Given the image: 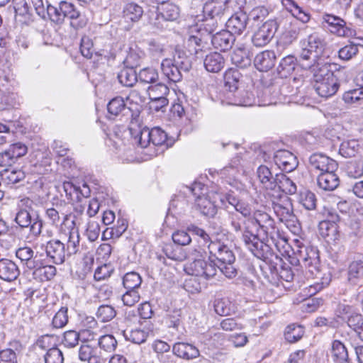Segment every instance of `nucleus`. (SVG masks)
I'll list each match as a JSON object with an SVG mask.
<instances>
[{
	"label": "nucleus",
	"instance_id": "f257e3e1",
	"mask_svg": "<svg viewBox=\"0 0 363 363\" xmlns=\"http://www.w3.org/2000/svg\"><path fill=\"white\" fill-rule=\"evenodd\" d=\"M229 211L230 225L236 233H242V240L246 247L257 258L266 262H281L275 255L267 239H273L275 224L272 218L262 210H256L248 219H243L238 213Z\"/></svg>",
	"mask_w": 363,
	"mask_h": 363
},
{
	"label": "nucleus",
	"instance_id": "f03ea898",
	"mask_svg": "<svg viewBox=\"0 0 363 363\" xmlns=\"http://www.w3.org/2000/svg\"><path fill=\"white\" fill-rule=\"evenodd\" d=\"M296 256L297 261L306 269L305 276L307 279H320V282L315 281L309 285L308 292L311 295L316 294L329 285L331 280L330 276L320 277L322 274L320 269L319 251L316 247H300Z\"/></svg>",
	"mask_w": 363,
	"mask_h": 363
},
{
	"label": "nucleus",
	"instance_id": "7ed1b4c3",
	"mask_svg": "<svg viewBox=\"0 0 363 363\" xmlns=\"http://www.w3.org/2000/svg\"><path fill=\"white\" fill-rule=\"evenodd\" d=\"M230 0H208L203 6L205 19L199 25V31L203 29L205 33L211 35L218 29V21L230 13Z\"/></svg>",
	"mask_w": 363,
	"mask_h": 363
},
{
	"label": "nucleus",
	"instance_id": "20e7f679",
	"mask_svg": "<svg viewBox=\"0 0 363 363\" xmlns=\"http://www.w3.org/2000/svg\"><path fill=\"white\" fill-rule=\"evenodd\" d=\"M14 221L22 229L29 228L30 235L35 238L42 233L43 222L38 213L34 210L33 201L29 199L21 201Z\"/></svg>",
	"mask_w": 363,
	"mask_h": 363
},
{
	"label": "nucleus",
	"instance_id": "39448f33",
	"mask_svg": "<svg viewBox=\"0 0 363 363\" xmlns=\"http://www.w3.org/2000/svg\"><path fill=\"white\" fill-rule=\"evenodd\" d=\"M326 44L323 35L316 31L302 38L300 40L301 50L299 54L301 66L304 69L311 68L318 55L325 50Z\"/></svg>",
	"mask_w": 363,
	"mask_h": 363
},
{
	"label": "nucleus",
	"instance_id": "423d86ee",
	"mask_svg": "<svg viewBox=\"0 0 363 363\" xmlns=\"http://www.w3.org/2000/svg\"><path fill=\"white\" fill-rule=\"evenodd\" d=\"M191 68V62L182 50H176L173 59L165 58L161 63L163 74L171 82H177L182 78V73H187Z\"/></svg>",
	"mask_w": 363,
	"mask_h": 363
},
{
	"label": "nucleus",
	"instance_id": "0eeeda50",
	"mask_svg": "<svg viewBox=\"0 0 363 363\" xmlns=\"http://www.w3.org/2000/svg\"><path fill=\"white\" fill-rule=\"evenodd\" d=\"M80 340L84 343L79 350V358L87 363H104V358L97 347L91 346L89 342L97 341L99 333L96 329L82 328L79 331Z\"/></svg>",
	"mask_w": 363,
	"mask_h": 363
},
{
	"label": "nucleus",
	"instance_id": "6e6552de",
	"mask_svg": "<svg viewBox=\"0 0 363 363\" xmlns=\"http://www.w3.org/2000/svg\"><path fill=\"white\" fill-rule=\"evenodd\" d=\"M313 87L320 96L330 97L339 89L338 79L327 67H323L313 74Z\"/></svg>",
	"mask_w": 363,
	"mask_h": 363
},
{
	"label": "nucleus",
	"instance_id": "1a4fd4ad",
	"mask_svg": "<svg viewBox=\"0 0 363 363\" xmlns=\"http://www.w3.org/2000/svg\"><path fill=\"white\" fill-rule=\"evenodd\" d=\"M206 190V186L199 182H195L190 188L194 196L196 208L203 215L208 217H213L217 213V206L214 201H211L208 196L204 195L203 191Z\"/></svg>",
	"mask_w": 363,
	"mask_h": 363
},
{
	"label": "nucleus",
	"instance_id": "9d476101",
	"mask_svg": "<svg viewBox=\"0 0 363 363\" xmlns=\"http://www.w3.org/2000/svg\"><path fill=\"white\" fill-rule=\"evenodd\" d=\"M209 259L213 260L217 259L219 264H230L234 263L235 256L227 245L220 241H211L207 245Z\"/></svg>",
	"mask_w": 363,
	"mask_h": 363
},
{
	"label": "nucleus",
	"instance_id": "9b49d317",
	"mask_svg": "<svg viewBox=\"0 0 363 363\" xmlns=\"http://www.w3.org/2000/svg\"><path fill=\"white\" fill-rule=\"evenodd\" d=\"M60 11L64 13L65 18L69 19L70 26L74 29L79 30L86 26L87 18L72 3L61 1Z\"/></svg>",
	"mask_w": 363,
	"mask_h": 363
},
{
	"label": "nucleus",
	"instance_id": "f8f14e48",
	"mask_svg": "<svg viewBox=\"0 0 363 363\" xmlns=\"http://www.w3.org/2000/svg\"><path fill=\"white\" fill-rule=\"evenodd\" d=\"M276 30V22L272 20L267 21L255 31L252 37V44L256 47L265 46L271 41Z\"/></svg>",
	"mask_w": 363,
	"mask_h": 363
},
{
	"label": "nucleus",
	"instance_id": "ddd939ff",
	"mask_svg": "<svg viewBox=\"0 0 363 363\" xmlns=\"http://www.w3.org/2000/svg\"><path fill=\"white\" fill-rule=\"evenodd\" d=\"M188 274L194 277H201L209 280L213 279L217 272L215 264L208 263L203 259H195L186 268Z\"/></svg>",
	"mask_w": 363,
	"mask_h": 363
},
{
	"label": "nucleus",
	"instance_id": "4468645a",
	"mask_svg": "<svg viewBox=\"0 0 363 363\" xmlns=\"http://www.w3.org/2000/svg\"><path fill=\"white\" fill-rule=\"evenodd\" d=\"M46 256L55 264H61L69 257L65 250V243L59 239H51L45 245Z\"/></svg>",
	"mask_w": 363,
	"mask_h": 363
},
{
	"label": "nucleus",
	"instance_id": "2eb2a0df",
	"mask_svg": "<svg viewBox=\"0 0 363 363\" xmlns=\"http://www.w3.org/2000/svg\"><path fill=\"white\" fill-rule=\"evenodd\" d=\"M308 167L311 171L325 172L336 170L338 167L337 162L321 153H314L308 159Z\"/></svg>",
	"mask_w": 363,
	"mask_h": 363
},
{
	"label": "nucleus",
	"instance_id": "dca6fc26",
	"mask_svg": "<svg viewBox=\"0 0 363 363\" xmlns=\"http://www.w3.org/2000/svg\"><path fill=\"white\" fill-rule=\"evenodd\" d=\"M323 26L331 33L339 37L348 36L350 33V28L347 26L346 22L339 16L332 14L323 16Z\"/></svg>",
	"mask_w": 363,
	"mask_h": 363
},
{
	"label": "nucleus",
	"instance_id": "f3484780",
	"mask_svg": "<svg viewBox=\"0 0 363 363\" xmlns=\"http://www.w3.org/2000/svg\"><path fill=\"white\" fill-rule=\"evenodd\" d=\"M274 161L280 169L287 172L294 170L298 164L296 157L286 150H277L274 153Z\"/></svg>",
	"mask_w": 363,
	"mask_h": 363
},
{
	"label": "nucleus",
	"instance_id": "a211bd4d",
	"mask_svg": "<svg viewBox=\"0 0 363 363\" xmlns=\"http://www.w3.org/2000/svg\"><path fill=\"white\" fill-rule=\"evenodd\" d=\"M273 209L281 222H294L296 218L293 211V205L291 200L286 196L279 199L277 202H273Z\"/></svg>",
	"mask_w": 363,
	"mask_h": 363
},
{
	"label": "nucleus",
	"instance_id": "6ab92c4d",
	"mask_svg": "<svg viewBox=\"0 0 363 363\" xmlns=\"http://www.w3.org/2000/svg\"><path fill=\"white\" fill-rule=\"evenodd\" d=\"M200 35H190L187 40V49L191 55H194L196 58H202L204 53L207 51L208 43L202 39V35L205 32L203 29L199 31V26L197 25L195 28Z\"/></svg>",
	"mask_w": 363,
	"mask_h": 363
},
{
	"label": "nucleus",
	"instance_id": "aec40b11",
	"mask_svg": "<svg viewBox=\"0 0 363 363\" xmlns=\"http://www.w3.org/2000/svg\"><path fill=\"white\" fill-rule=\"evenodd\" d=\"M30 269L33 270V275L35 279L40 281L51 280L56 274V267L51 264H48L43 257H40L39 262L35 264Z\"/></svg>",
	"mask_w": 363,
	"mask_h": 363
},
{
	"label": "nucleus",
	"instance_id": "412c9836",
	"mask_svg": "<svg viewBox=\"0 0 363 363\" xmlns=\"http://www.w3.org/2000/svg\"><path fill=\"white\" fill-rule=\"evenodd\" d=\"M152 349L156 354V358L160 363H174V357L171 346L161 340H156L152 344Z\"/></svg>",
	"mask_w": 363,
	"mask_h": 363
},
{
	"label": "nucleus",
	"instance_id": "4be33fe9",
	"mask_svg": "<svg viewBox=\"0 0 363 363\" xmlns=\"http://www.w3.org/2000/svg\"><path fill=\"white\" fill-rule=\"evenodd\" d=\"M248 16L245 13L240 12L233 15L226 22L228 30L234 35H241L247 28Z\"/></svg>",
	"mask_w": 363,
	"mask_h": 363
},
{
	"label": "nucleus",
	"instance_id": "5701e85b",
	"mask_svg": "<svg viewBox=\"0 0 363 363\" xmlns=\"http://www.w3.org/2000/svg\"><path fill=\"white\" fill-rule=\"evenodd\" d=\"M235 40V36L228 30L217 32L211 37L213 46L220 51L230 50Z\"/></svg>",
	"mask_w": 363,
	"mask_h": 363
},
{
	"label": "nucleus",
	"instance_id": "b1692460",
	"mask_svg": "<svg viewBox=\"0 0 363 363\" xmlns=\"http://www.w3.org/2000/svg\"><path fill=\"white\" fill-rule=\"evenodd\" d=\"M20 275V269L17 264L11 259H0V279L11 282L16 280Z\"/></svg>",
	"mask_w": 363,
	"mask_h": 363
},
{
	"label": "nucleus",
	"instance_id": "393cba45",
	"mask_svg": "<svg viewBox=\"0 0 363 363\" xmlns=\"http://www.w3.org/2000/svg\"><path fill=\"white\" fill-rule=\"evenodd\" d=\"M257 177L262 187L267 190L277 191V173L274 175L266 165H260L257 169Z\"/></svg>",
	"mask_w": 363,
	"mask_h": 363
},
{
	"label": "nucleus",
	"instance_id": "a878e982",
	"mask_svg": "<svg viewBox=\"0 0 363 363\" xmlns=\"http://www.w3.org/2000/svg\"><path fill=\"white\" fill-rule=\"evenodd\" d=\"M16 256L29 269H30L31 267H33L35 264H38V262H39L40 257H44L43 254L38 252H35L31 247L28 246L19 247L16 251Z\"/></svg>",
	"mask_w": 363,
	"mask_h": 363
},
{
	"label": "nucleus",
	"instance_id": "bb28decb",
	"mask_svg": "<svg viewBox=\"0 0 363 363\" xmlns=\"http://www.w3.org/2000/svg\"><path fill=\"white\" fill-rule=\"evenodd\" d=\"M335 172V170H330L318 174L317 183L320 189L323 191H331L339 186L340 179Z\"/></svg>",
	"mask_w": 363,
	"mask_h": 363
},
{
	"label": "nucleus",
	"instance_id": "cd10ccee",
	"mask_svg": "<svg viewBox=\"0 0 363 363\" xmlns=\"http://www.w3.org/2000/svg\"><path fill=\"white\" fill-rule=\"evenodd\" d=\"M275 60L276 55L274 51L264 50L256 55L254 65L260 72H267L274 66Z\"/></svg>",
	"mask_w": 363,
	"mask_h": 363
},
{
	"label": "nucleus",
	"instance_id": "c85d7f7f",
	"mask_svg": "<svg viewBox=\"0 0 363 363\" xmlns=\"http://www.w3.org/2000/svg\"><path fill=\"white\" fill-rule=\"evenodd\" d=\"M225 64V60L223 55L217 52L209 53L203 60L204 67L209 72H219L223 69Z\"/></svg>",
	"mask_w": 363,
	"mask_h": 363
},
{
	"label": "nucleus",
	"instance_id": "c756f323",
	"mask_svg": "<svg viewBox=\"0 0 363 363\" xmlns=\"http://www.w3.org/2000/svg\"><path fill=\"white\" fill-rule=\"evenodd\" d=\"M65 250L68 257L76 255L80 247V235L78 228L72 227L67 234L65 235Z\"/></svg>",
	"mask_w": 363,
	"mask_h": 363
},
{
	"label": "nucleus",
	"instance_id": "7c9ffc66",
	"mask_svg": "<svg viewBox=\"0 0 363 363\" xmlns=\"http://www.w3.org/2000/svg\"><path fill=\"white\" fill-rule=\"evenodd\" d=\"M173 356L185 359H194L199 355V350L194 345L184 342H177L172 347Z\"/></svg>",
	"mask_w": 363,
	"mask_h": 363
},
{
	"label": "nucleus",
	"instance_id": "2f4dec72",
	"mask_svg": "<svg viewBox=\"0 0 363 363\" xmlns=\"http://www.w3.org/2000/svg\"><path fill=\"white\" fill-rule=\"evenodd\" d=\"M126 101L128 104L132 106L131 116H138L146 101L145 92H141L138 89H133L126 97Z\"/></svg>",
	"mask_w": 363,
	"mask_h": 363
},
{
	"label": "nucleus",
	"instance_id": "473e14b6",
	"mask_svg": "<svg viewBox=\"0 0 363 363\" xmlns=\"http://www.w3.org/2000/svg\"><path fill=\"white\" fill-rule=\"evenodd\" d=\"M281 2L286 9L302 23H306L310 21L311 15L308 11L294 0H281Z\"/></svg>",
	"mask_w": 363,
	"mask_h": 363
},
{
	"label": "nucleus",
	"instance_id": "72a5a7b5",
	"mask_svg": "<svg viewBox=\"0 0 363 363\" xmlns=\"http://www.w3.org/2000/svg\"><path fill=\"white\" fill-rule=\"evenodd\" d=\"M318 230L320 235L328 242H335L339 239V230L337 224L322 220L319 223Z\"/></svg>",
	"mask_w": 363,
	"mask_h": 363
},
{
	"label": "nucleus",
	"instance_id": "f704fd0d",
	"mask_svg": "<svg viewBox=\"0 0 363 363\" xmlns=\"http://www.w3.org/2000/svg\"><path fill=\"white\" fill-rule=\"evenodd\" d=\"M307 29V26H290L282 33L279 39V43L284 46H288L291 45L298 38L299 35L306 33Z\"/></svg>",
	"mask_w": 363,
	"mask_h": 363
},
{
	"label": "nucleus",
	"instance_id": "c9c22d12",
	"mask_svg": "<svg viewBox=\"0 0 363 363\" xmlns=\"http://www.w3.org/2000/svg\"><path fill=\"white\" fill-rule=\"evenodd\" d=\"M331 357L335 363H349L350 359L345 345L340 340H334L331 347Z\"/></svg>",
	"mask_w": 363,
	"mask_h": 363
},
{
	"label": "nucleus",
	"instance_id": "e433bc0d",
	"mask_svg": "<svg viewBox=\"0 0 363 363\" xmlns=\"http://www.w3.org/2000/svg\"><path fill=\"white\" fill-rule=\"evenodd\" d=\"M123 15L127 22H138L143 15V9L138 4L130 2L125 5Z\"/></svg>",
	"mask_w": 363,
	"mask_h": 363
},
{
	"label": "nucleus",
	"instance_id": "4c0bfd02",
	"mask_svg": "<svg viewBox=\"0 0 363 363\" xmlns=\"http://www.w3.org/2000/svg\"><path fill=\"white\" fill-rule=\"evenodd\" d=\"M277 191H282L288 194H294L296 192L297 187L296 184L286 174L283 173H277Z\"/></svg>",
	"mask_w": 363,
	"mask_h": 363
},
{
	"label": "nucleus",
	"instance_id": "58836bf2",
	"mask_svg": "<svg viewBox=\"0 0 363 363\" xmlns=\"http://www.w3.org/2000/svg\"><path fill=\"white\" fill-rule=\"evenodd\" d=\"M130 126L129 130L135 142L142 148L147 147L151 143V130L148 128H143L138 130H135L133 126Z\"/></svg>",
	"mask_w": 363,
	"mask_h": 363
},
{
	"label": "nucleus",
	"instance_id": "ea45409f",
	"mask_svg": "<svg viewBox=\"0 0 363 363\" xmlns=\"http://www.w3.org/2000/svg\"><path fill=\"white\" fill-rule=\"evenodd\" d=\"M127 103H125L123 99L121 96H117L112 99L107 105V109L110 114L113 116H118L120 113L125 112L131 113V107L127 106Z\"/></svg>",
	"mask_w": 363,
	"mask_h": 363
},
{
	"label": "nucleus",
	"instance_id": "a19ab883",
	"mask_svg": "<svg viewBox=\"0 0 363 363\" xmlns=\"http://www.w3.org/2000/svg\"><path fill=\"white\" fill-rule=\"evenodd\" d=\"M151 143L155 146L165 145L166 147L172 145V140L167 138V133L160 128L155 127L151 130Z\"/></svg>",
	"mask_w": 363,
	"mask_h": 363
},
{
	"label": "nucleus",
	"instance_id": "79ce46f5",
	"mask_svg": "<svg viewBox=\"0 0 363 363\" xmlns=\"http://www.w3.org/2000/svg\"><path fill=\"white\" fill-rule=\"evenodd\" d=\"M240 77L241 74L238 69H229L225 71L224 84L230 93L238 89Z\"/></svg>",
	"mask_w": 363,
	"mask_h": 363
},
{
	"label": "nucleus",
	"instance_id": "37998d69",
	"mask_svg": "<svg viewBox=\"0 0 363 363\" xmlns=\"http://www.w3.org/2000/svg\"><path fill=\"white\" fill-rule=\"evenodd\" d=\"M296 66V57L293 55H288L281 60L277 71L281 77L286 78L294 71Z\"/></svg>",
	"mask_w": 363,
	"mask_h": 363
},
{
	"label": "nucleus",
	"instance_id": "c03bdc74",
	"mask_svg": "<svg viewBox=\"0 0 363 363\" xmlns=\"http://www.w3.org/2000/svg\"><path fill=\"white\" fill-rule=\"evenodd\" d=\"M227 104L235 106H251L255 104V99L251 92L242 91L238 93V95L234 96L233 99L228 101Z\"/></svg>",
	"mask_w": 363,
	"mask_h": 363
},
{
	"label": "nucleus",
	"instance_id": "a18cd8bd",
	"mask_svg": "<svg viewBox=\"0 0 363 363\" xmlns=\"http://www.w3.org/2000/svg\"><path fill=\"white\" fill-rule=\"evenodd\" d=\"M119 82L124 86H133L138 81V74L134 69L124 67L118 74Z\"/></svg>",
	"mask_w": 363,
	"mask_h": 363
},
{
	"label": "nucleus",
	"instance_id": "49530a36",
	"mask_svg": "<svg viewBox=\"0 0 363 363\" xmlns=\"http://www.w3.org/2000/svg\"><path fill=\"white\" fill-rule=\"evenodd\" d=\"M360 149L358 140H349L343 141L339 149V153L344 157H354Z\"/></svg>",
	"mask_w": 363,
	"mask_h": 363
},
{
	"label": "nucleus",
	"instance_id": "de8ad7c7",
	"mask_svg": "<svg viewBox=\"0 0 363 363\" xmlns=\"http://www.w3.org/2000/svg\"><path fill=\"white\" fill-rule=\"evenodd\" d=\"M163 252L168 259L174 261L183 262L188 259V254L186 250L178 246L166 245L163 249Z\"/></svg>",
	"mask_w": 363,
	"mask_h": 363
},
{
	"label": "nucleus",
	"instance_id": "09e8293b",
	"mask_svg": "<svg viewBox=\"0 0 363 363\" xmlns=\"http://www.w3.org/2000/svg\"><path fill=\"white\" fill-rule=\"evenodd\" d=\"M149 333L143 329L135 328L123 331V336L127 340L135 344H142L146 341Z\"/></svg>",
	"mask_w": 363,
	"mask_h": 363
},
{
	"label": "nucleus",
	"instance_id": "8fccbe9b",
	"mask_svg": "<svg viewBox=\"0 0 363 363\" xmlns=\"http://www.w3.org/2000/svg\"><path fill=\"white\" fill-rule=\"evenodd\" d=\"M160 13L165 21H172L179 17V9L172 3H165L160 9Z\"/></svg>",
	"mask_w": 363,
	"mask_h": 363
},
{
	"label": "nucleus",
	"instance_id": "3c124183",
	"mask_svg": "<svg viewBox=\"0 0 363 363\" xmlns=\"http://www.w3.org/2000/svg\"><path fill=\"white\" fill-rule=\"evenodd\" d=\"M141 284L142 278L138 272H128L123 277V285L126 289L138 290Z\"/></svg>",
	"mask_w": 363,
	"mask_h": 363
},
{
	"label": "nucleus",
	"instance_id": "603ef678",
	"mask_svg": "<svg viewBox=\"0 0 363 363\" xmlns=\"http://www.w3.org/2000/svg\"><path fill=\"white\" fill-rule=\"evenodd\" d=\"M3 180L7 184H15L23 180L26 177L25 172L20 169H4L1 174Z\"/></svg>",
	"mask_w": 363,
	"mask_h": 363
},
{
	"label": "nucleus",
	"instance_id": "864d4df0",
	"mask_svg": "<svg viewBox=\"0 0 363 363\" xmlns=\"http://www.w3.org/2000/svg\"><path fill=\"white\" fill-rule=\"evenodd\" d=\"M143 55L142 51L130 48L123 63L125 67L135 69L140 65Z\"/></svg>",
	"mask_w": 363,
	"mask_h": 363
},
{
	"label": "nucleus",
	"instance_id": "5fc2aeb1",
	"mask_svg": "<svg viewBox=\"0 0 363 363\" xmlns=\"http://www.w3.org/2000/svg\"><path fill=\"white\" fill-rule=\"evenodd\" d=\"M97 345L105 352H113L117 346V341L112 335H99Z\"/></svg>",
	"mask_w": 363,
	"mask_h": 363
},
{
	"label": "nucleus",
	"instance_id": "6e6d98bb",
	"mask_svg": "<svg viewBox=\"0 0 363 363\" xmlns=\"http://www.w3.org/2000/svg\"><path fill=\"white\" fill-rule=\"evenodd\" d=\"M304 330L301 325L291 324L287 326L284 333L286 340L290 343L298 341L303 335Z\"/></svg>",
	"mask_w": 363,
	"mask_h": 363
},
{
	"label": "nucleus",
	"instance_id": "4d7b16f0",
	"mask_svg": "<svg viewBox=\"0 0 363 363\" xmlns=\"http://www.w3.org/2000/svg\"><path fill=\"white\" fill-rule=\"evenodd\" d=\"M147 92L150 100H156L162 99V97H167L169 89L167 85L162 83H158L155 85L148 86Z\"/></svg>",
	"mask_w": 363,
	"mask_h": 363
},
{
	"label": "nucleus",
	"instance_id": "13d9d810",
	"mask_svg": "<svg viewBox=\"0 0 363 363\" xmlns=\"http://www.w3.org/2000/svg\"><path fill=\"white\" fill-rule=\"evenodd\" d=\"M96 318L103 323L108 322L116 315V309L110 305H101L96 313Z\"/></svg>",
	"mask_w": 363,
	"mask_h": 363
},
{
	"label": "nucleus",
	"instance_id": "bf43d9fd",
	"mask_svg": "<svg viewBox=\"0 0 363 363\" xmlns=\"http://www.w3.org/2000/svg\"><path fill=\"white\" fill-rule=\"evenodd\" d=\"M363 272V256L359 255L357 259L349 266L348 280L352 281V279L359 277Z\"/></svg>",
	"mask_w": 363,
	"mask_h": 363
},
{
	"label": "nucleus",
	"instance_id": "052dcab7",
	"mask_svg": "<svg viewBox=\"0 0 363 363\" xmlns=\"http://www.w3.org/2000/svg\"><path fill=\"white\" fill-rule=\"evenodd\" d=\"M60 214L63 216V223L68 220L70 217V215L60 213L54 207L48 208L45 210V217L53 225H57L60 223Z\"/></svg>",
	"mask_w": 363,
	"mask_h": 363
},
{
	"label": "nucleus",
	"instance_id": "680f3d73",
	"mask_svg": "<svg viewBox=\"0 0 363 363\" xmlns=\"http://www.w3.org/2000/svg\"><path fill=\"white\" fill-rule=\"evenodd\" d=\"M138 79L143 83L153 84L157 82L159 75L155 69L144 68L140 71Z\"/></svg>",
	"mask_w": 363,
	"mask_h": 363
},
{
	"label": "nucleus",
	"instance_id": "e2e57ef3",
	"mask_svg": "<svg viewBox=\"0 0 363 363\" xmlns=\"http://www.w3.org/2000/svg\"><path fill=\"white\" fill-rule=\"evenodd\" d=\"M61 2L59 3L57 6L48 4L46 7V13L48 15L50 19L53 23L57 24H62L65 21L64 13L60 11Z\"/></svg>",
	"mask_w": 363,
	"mask_h": 363
},
{
	"label": "nucleus",
	"instance_id": "0e129e2a",
	"mask_svg": "<svg viewBox=\"0 0 363 363\" xmlns=\"http://www.w3.org/2000/svg\"><path fill=\"white\" fill-rule=\"evenodd\" d=\"M342 99L347 104H354L363 100V86L345 92Z\"/></svg>",
	"mask_w": 363,
	"mask_h": 363
},
{
	"label": "nucleus",
	"instance_id": "69168bd1",
	"mask_svg": "<svg viewBox=\"0 0 363 363\" xmlns=\"http://www.w3.org/2000/svg\"><path fill=\"white\" fill-rule=\"evenodd\" d=\"M358 46L354 43H350L341 48L338 51V57L340 60L348 61L358 53Z\"/></svg>",
	"mask_w": 363,
	"mask_h": 363
},
{
	"label": "nucleus",
	"instance_id": "338daca9",
	"mask_svg": "<svg viewBox=\"0 0 363 363\" xmlns=\"http://www.w3.org/2000/svg\"><path fill=\"white\" fill-rule=\"evenodd\" d=\"M316 201L315 195L310 191L302 192L300 195L299 202L306 210H314L316 207Z\"/></svg>",
	"mask_w": 363,
	"mask_h": 363
},
{
	"label": "nucleus",
	"instance_id": "774afa93",
	"mask_svg": "<svg viewBox=\"0 0 363 363\" xmlns=\"http://www.w3.org/2000/svg\"><path fill=\"white\" fill-rule=\"evenodd\" d=\"M6 150L11 156L14 157L16 162L19 158L23 157L28 152L27 146L21 142H16L10 145Z\"/></svg>",
	"mask_w": 363,
	"mask_h": 363
}]
</instances>
